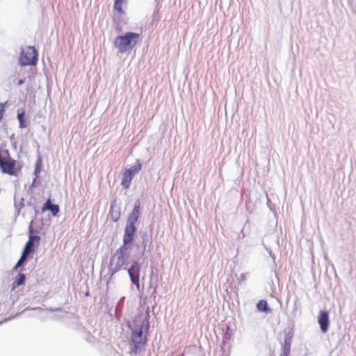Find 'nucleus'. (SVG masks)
Here are the masks:
<instances>
[{"label": "nucleus", "mask_w": 356, "mask_h": 356, "mask_svg": "<svg viewBox=\"0 0 356 356\" xmlns=\"http://www.w3.org/2000/svg\"><path fill=\"white\" fill-rule=\"evenodd\" d=\"M149 313L140 312L136 315L133 321L129 324L131 330V352L138 354L142 350L145 349L147 342V335L149 329V322L148 320Z\"/></svg>", "instance_id": "nucleus-1"}, {"label": "nucleus", "mask_w": 356, "mask_h": 356, "mask_svg": "<svg viewBox=\"0 0 356 356\" xmlns=\"http://www.w3.org/2000/svg\"><path fill=\"white\" fill-rule=\"evenodd\" d=\"M140 40V34L133 32H127L123 35L115 38L114 46L121 54L132 50Z\"/></svg>", "instance_id": "nucleus-2"}, {"label": "nucleus", "mask_w": 356, "mask_h": 356, "mask_svg": "<svg viewBox=\"0 0 356 356\" xmlns=\"http://www.w3.org/2000/svg\"><path fill=\"white\" fill-rule=\"evenodd\" d=\"M127 250L128 247L120 246L111 257L108 266L111 276L121 270L124 265L128 257Z\"/></svg>", "instance_id": "nucleus-3"}, {"label": "nucleus", "mask_w": 356, "mask_h": 356, "mask_svg": "<svg viewBox=\"0 0 356 356\" xmlns=\"http://www.w3.org/2000/svg\"><path fill=\"white\" fill-rule=\"evenodd\" d=\"M38 60V52L34 47H26L23 49L19 62L21 65H35Z\"/></svg>", "instance_id": "nucleus-4"}, {"label": "nucleus", "mask_w": 356, "mask_h": 356, "mask_svg": "<svg viewBox=\"0 0 356 356\" xmlns=\"http://www.w3.org/2000/svg\"><path fill=\"white\" fill-rule=\"evenodd\" d=\"M142 164L140 161H137V163L135 165L131 166L130 168L125 170L122 173V177L121 181V185L125 189L129 188L131 180L141 170Z\"/></svg>", "instance_id": "nucleus-5"}, {"label": "nucleus", "mask_w": 356, "mask_h": 356, "mask_svg": "<svg viewBox=\"0 0 356 356\" xmlns=\"http://www.w3.org/2000/svg\"><path fill=\"white\" fill-rule=\"evenodd\" d=\"M129 275L130 277V279L133 284H134L136 287L138 289L140 284H139V276H140V266L138 264V262L134 261L131 263V265L130 268L127 269Z\"/></svg>", "instance_id": "nucleus-6"}, {"label": "nucleus", "mask_w": 356, "mask_h": 356, "mask_svg": "<svg viewBox=\"0 0 356 356\" xmlns=\"http://www.w3.org/2000/svg\"><path fill=\"white\" fill-rule=\"evenodd\" d=\"M136 231V227L134 224L127 222L124 233L123 236V244L122 246L127 247V245L134 241V237Z\"/></svg>", "instance_id": "nucleus-7"}, {"label": "nucleus", "mask_w": 356, "mask_h": 356, "mask_svg": "<svg viewBox=\"0 0 356 356\" xmlns=\"http://www.w3.org/2000/svg\"><path fill=\"white\" fill-rule=\"evenodd\" d=\"M318 322L323 332H327L329 328V314L327 311L321 310L318 318Z\"/></svg>", "instance_id": "nucleus-8"}, {"label": "nucleus", "mask_w": 356, "mask_h": 356, "mask_svg": "<svg viewBox=\"0 0 356 356\" xmlns=\"http://www.w3.org/2000/svg\"><path fill=\"white\" fill-rule=\"evenodd\" d=\"M140 200H137L135 202L134 207L131 212L129 214L127 222L130 224H136L140 216Z\"/></svg>", "instance_id": "nucleus-9"}, {"label": "nucleus", "mask_w": 356, "mask_h": 356, "mask_svg": "<svg viewBox=\"0 0 356 356\" xmlns=\"http://www.w3.org/2000/svg\"><path fill=\"white\" fill-rule=\"evenodd\" d=\"M40 237L38 236H30L25 248L23 250V254L28 256V254L33 250L34 243H39Z\"/></svg>", "instance_id": "nucleus-10"}, {"label": "nucleus", "mask_w": 356, "mask_h": 356, "mask_svg": "<svg viewBox=\"0 0 356 356\" xmlns=\"http://www.w3.org/2000/svg\"><path fill=\"white\" fill-rule=\"evenodd\" d=\"M47 210L51 211L54 216H56L59 212V206L58 204H53L51 200L48 199L42 207V212Z\"/></svg>", "instance_id": "nucleus-11"}, {"label": "nucleus", "mask_w": 356, "mask_h": 356, "mask_svg": "<svg viewBox=\"0 0 356 356\" xmlns=\"http://www.w3.org/2000/svg\"><path fill=\"white\" fill-rule=\"evenodd\" d=\"M291 335L289 334L286 336L284 339V342L282 345V353L280 356H289L291 350Z\"/></svg>", "instance_id": "nucleus-12"}, {"label": "nucleus", "mask_w": 356, "mask_h": 356, "mask_svg": "<svg viewBox=\"0 0 356 356\" xmlns=\"http://www.w3.org/2000/svg\"><path fill=\"white\" fill-rule=\"evenodd\" d=\"M127 3V0H115L113 8L120 15H124L125 12L123 10V4Z\"/></svg>", "instance_id": "nucleus-13"}, {"label": "nucleus", "mask_w": 356, "mask_h": 356, "mask_svg": "<svg viewBox=\"0 0 356 356\" xmlns=\"http://www.w3.org/2000/svg\"><path fill=\"white\" fill-rule=\"evenodd\" d=\"M257 309L261 312H264L266 313H270L271 309H270L268 306V303L265 300H259L257 304Z\"/></svg>", "instance_id": "nucleus-14"}, {"label": "nucleus", "mask_w": 356, "mask_h": 356, "mask_svg": "<svg viewBox=\"0 0 356 356\" xmlns=\"http://www.w3.org/2000/svg\"><path fill=\"white\" fill-rule=\"evenodd\" d=\"M109 214H110L111 218L112 219V220L113 222H117L120 217V212L119 209L115 210L114 205H111V209L109 211Z\"/></svg>", "instance_id": "nucleus-15"}, {"label": "nucleus", "mask_w": 356, "mask_h": 356, "mask_svg": "<svg viewBox=\"0 0 356 356\" xmlns=\"http://www.w3.org/2000/svg\"><path fill=\"white\" fill-rule=\"evenodd\" d=\"M17 119L19 122L20 128H24V127H26V125L24 124V111H22V113H18Z\"/></svg>", "instance_id": "nucleus-16"}, {"label": "nucleus", "mask_w": 356, "mask_h": 356, "mask_svg": "<svg viewBox=\"0 0 356 356\" xmlns=\"http://www.w3.org/2000/svg\"><path fill=\"white\" fill-rule=\"evenodd\" d=\"M26 257H27V256L22 253L19 260L17 261V263L16 264V265L15 266V268H18L19 267H20L22 266V264H23V262L26 259Z\"/></svg>", "instance_id": "nucleus-17"}, {"label": "nucleus", "mask_w": 356, "mask_h": 356, "mask_svg": "<svg viewBox=\"0 0 356 356\" xmlns=\"http://www.w3.org/2000/svg\"><path fill=\"white\" fill-rule=\"evenodd\" d=\"M7 104V102L5 103H0V121L3 118L4 113H5V107Z\"/></svg>", "instance_id": "nucleus-18"}, {"label": "nucleus", "mask_w": 356, "mask_h": 356, "mask_svg": "<svg viewBox=\"0 0 356 356\" xmlns=\"http://www.w3.org/2000/svg\"><path fill=\"white\" fill-rule=\"evenodd\" d=\"M25 282V275L24 274H19V278L15 282L17 286L23 284Z\"/></svg>", "instance_id": "nucleus-19"}, {"label": "nucleus", "mask_w": 356, "mask_h": 356, "mask_svg": "<svg viewBox=\"0 0 356 356\" xmlns=\"http://www.w3.org/2000/svg\"><path fill=\"white\" fill-rule=\"evenodd\" d=\"M24 83V79H19V81H18V84L19 85H21V84H22Z\"/></svg>", "instance_id": "nucleus-20"}]
</instances>
